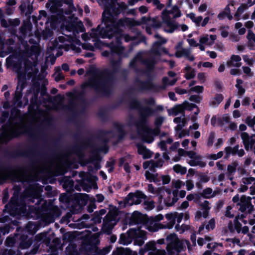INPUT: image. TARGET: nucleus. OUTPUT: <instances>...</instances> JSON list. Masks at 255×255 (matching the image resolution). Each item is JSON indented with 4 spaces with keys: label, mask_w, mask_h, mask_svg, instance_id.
Segmentation results:
<instances>
[{
    "label": "nucleus",
    "mask_w": 255,
    "mask_h": 255,
    "mask_svg": "<svg viewBox=\"0 0 255 255\" xmlns=\"http://www.w3.org/2000/svg\"><path fill=\"white\" fill-rule=\"evenodd\" d=\"M175 229L177 232L180 234H182L185 231H187L189 229V226L187 225H182L181 226L177 224L175 226Z\"/></svg>",
    "instance_id": "nucleus-38"
},
{
    "label": "nucleus",
    "mask_w": 255,
    "mask_h": 255,
    "mask_svg": "<svg viewBox=\"0 0 255 255\" xmlns=\"http://www.w3.org/2000/svg\"><path fill=\"white\" fill-rule=\"evenodd\" d=\"M155 37L158 39V41L153 44L154 53L155 55H160L163 53H166V50L159 46L160 44L165 43L167 40L161 37L159 34H155Z\"/></svg>",
    "instance_id": "nucleus-13"
},
{
    "label": "nucleus",
    "mask_w": 255,
    "mask_h": 255,
    "mask_svg": "<svg viewBox=\"0 0 255 255\" xmlns=\"http://www.w3.org/2000/svg\"><path fill=\"white\" fill-rule=\"evenodd\" d=\"M201 98L199 96L192 95L190 97L189 100L191 101H193L196 103H199L201 101Z\"/></svg>",
    "instance_id": "nucleus-64"
},
{
    "label": "nucleus",
    "mask_w": 255,
    "mask_h": 255,
    "mask_svg": "<svg viewBox=\"0 0 255 255\" xmlns=\"http://www.w3.org/2000/svg\"><path fill=\"white\" fill-rule=\"evenodd\" d=\"M243 70L245 74H246V76L249 77L253 76V73L252 72L250 68L246 66L243 67Z\"/></svg>",
    "instance_id": "nucleus-54"
},
{
    "label": "nucleus",
    "mask_w": 255,
    "mask_h": 255,
    "mask_svg": "<svg viewBox=\"0 0 255 255\" xmlns=\"http://www.w3.org/2000/svg\"><path fill=\"white\" fill-rule=\"evenodd\" d=\"M223 155L222 151L219 152L217 154H212L209 155V157L211 159L216 160L221 158Z\"/></svg>",
    "instance_id": "nucleus-59"
},
{
    "label": "nucleus",
    "mask_w": 255,
    "mask_h": 255,
    "mask_svg": "<svg viewBox=\"0 0 255 255\" xmlns=\"http://www.w3.org/2000/svg\"><path fill=\"white\" fill-rule=\"evenodd\" d=\"M145 250L148 252L149 255H167L164 250H157L155 248V244L153 242H150L146 244Z\"/></svg>",
    "instance_id": "nucleus-14"
},
{
    "label": "nucleus",
    "mask_w": 255,
    "mask_h": 255,
    "mask_svg": "<svg viewBox=\"0 0 255 255\" xmlns=\"http://www.w3.org/2000/svg\"><path fill=\"white\" fill-rule=\"evenodd\" d=\"M146 196L141 192L137 191L134 193H130L125 199V204L127 206H131L133 204H139Z\"/></svg>",
    "instance_id": "nucleus-10"
},
{
    "label": "nucleus",
    "mask_w": 255,
    "mask_h": 255,
    "mask_svg": "<svg viewBox=\"0 0 255 255\" xmlns=\"http://www.w3.org/2000/svg\"><path fill=\"white\" fill-rule=\"evenodd\" d=\"M188 163L192 166H199L201 167H203L206 165L205 162H203L202 160V157L198 155L194 158L190 159Z\"/></svg>",
    "instance_id": "nucleus-22"
},
{
    "label": "nucleus",
    "mask_w": 255,
    "mask_h": 255,
    "mask_svg": "<svg viewBox=\"0 0 255 255\" xmlns=\"http://www.w3.org/2000/svg\"><path fill=\"white\" fill-rule=\"evenodd\" d=\"M200 205L202 209L204 210L203 217L205 218H207L208 215V211L211 208L209 202L207 200H205L203 203H201Z\"/></svg>",
    "instance_id": "nucleus-28"
},
{
    "label": "nucleus",
    "mask_w": 255,
    "mask_h": 255,
    "mask_svg": "<svg viewBox=\"0 0 255 255\" xmlns=\"http://www.w3.org/2000/svg\"><path fill=\"white\" fill-rule=\"evenodd\" d=\"M66 253L68 255H77L78 253L75 245L72 244L69 245L66 248Z\"/></svg>",
    "instance_id": "nucleus-32"
},
{
    "label": "nucleus",
    "mask_w": 255,
    "mask_h": 255,
    "mask_svg": "<svg viewBox=\"0 0 255 255\" xmlns=\"http://www.w3.org/2000/svg\"><path fill=\"white\" fill-rule=\"evenodd\" d=\"M216 38L215 35H210L209 37L207 34L204 35L200 37L199 42L207 46H211L214 43Z\"/></svg>",
    "instance_id": "nucleus-15"
},
{
    "label": "nucleus",
    "mask_w": 255,
    "mask_h": 255,
    "mask_svg": "<svg viewBox=\"0 0 255 255\" xmlns=\"http://www.w3.org/2000/svg\"><path fill=\"white\" fill-rule=\"evenodd\" d=\"M54 76L56 81H59L63 78V76L62 75L61 72V69L59 68H56L55 69V72L54 74Z\"/></svg>",
    "instance_id": "nucleus-43"
},
{
    "label": "nucleus",
    "mask_w": 255,
    "mask_h": 255,
    "mask_svg": "<svg viewBox=\"0 0 255 255\" xmlns=\"http://www.w3.org/2000/svg\"><path fill=\"white\" fill-rule=\"evenodd\" d=\"M163 162L161 159H158L156 161L151 160L149 161L144 162L143 164V167L144 169L149 168L151 170H153L156 167H161L162 166Z\"/></svg>",
    "instance_id": "nucleus-16"
},
{
    "label": "nucleus",
    "mask_w": 255,
    "mask_h": 255,
    "mask_svg": "<svg viewBox=\"0 0 255 255\" xmlns=\"http://www.w3.org/2000/svg\"><path fill=\"white\" fill-rule=\"evenodd\" d=\"M174 171L177 173H179L181 175L185 174L187 172V168L185 167L182 166L180 164H176L173 166Z\"/></svg>",
    "instance_id": "nucleus-35"
},
{
    "label": "nucleus",
    "mask_w": 255,
    "mask_h": 255,
    "mask_svg": "<svg viewBox=\"0 0 255 255\" xmlns=\"http://www.w3.org/2000/svg\"><path fill=\"white\" fill-rule=\"evenodd\" d=\"M225 152L227 156L231 154H237L239 156H243L245 154V151L243 149H239L238 145H236L234 147H228L225 149Z\"/></svg>",
    "instance_id": "nucleus-18"
},
{
    "label": "nucleus",
    "mask_w": 255,
    "mask_h": 255,
    "mask_svg": "<svg viewBox=\"0 0 255 255\" xmlns=\"http://www.w3.org/2000/svg\"><path fill=\"white\" fill-rule=\"evenodd\" d=\"M137 152L144 159L150 158L152 155L151 151L142 145H137Z\"/></svg>",
    "instance_id": "nucleus-23"
},
{
    "label": "nucleus",
    "mask_w": 255,
    "mask_h": 255,
    "mask_svg": "<svg viewBox=\"0 0 255 255\" xmlns=\"http://www.w3.org/2000/svg\"><path fill=\"white\" fill-rule=\"evenodd\" d=\"M215 48L218 50L223 52L225 51V47L222 43H218L215 46Z\"/></svg>",
    "instance_id": "nucleus-61"
},
{
    "label": "nucleus",
    "mask_w": 255,
    "mask_h": 255,
    "mask_svg": "<svg viewBox=\"0 0 255 255\" xmlns=\"http://www.w3.org/2000/svg\"><path fill=\"white\" fill-rule=\"evenodd\" d=\"M131 220L135 223H137L140 220V213L137 211H134L131 216Z\"/></svg>",
    "instance_id": "nucleus-42"
},
{
    "label": "nucleus",
    "mask_w": 255,
    "mask_h": 255,
    "mask_svg": "<svg viewBox=\"0 0 255 255\" xmlns=\"http://www.w3.org/2000/svg\"><path fill=\"white\" fill-rule=\"evenodd\" d=\"M35 240L37 243L44 242L48 244L50 242V239L47 237V235L46 233H41L37 235L35 237Z\"/></svg>",
    "instance_id": "nucleus-29"
},
{
    "label": "nucleus",
    "mask_w": 255,
    "mask_h": 255,
    "mask_svg": "<svg viewBox=\"0 0 255 255\" xmlns=\"http://www.w3.org/2000/svg\"><path fill=\"white\" fill-rule=\"evenodd\" d=\"M215 227V220L214 219H211L206 225V229L208 230H213Z\"/></svg>",
    "instance_id": "nucleus-52"
},
{
    "label": "nucleus",
    "mask_w": 255,
    "mask_h": 255,
    "mask_svg": "<svg viewBox=\"0 0 255 255\" xmlns=\"http://www.w3.org/2000/svg\"><path fill=\"white\" fill-rule=\"evenodd\" d=\"M185 77L187 79H190L195 76V71L191 66L187 65L185 68Z\"/></svg>",
    "instance_id": "nucleus-27"
},
{
    "label": "nucleus",
    "mask_w": 255,
    "mask_h": 255,
    "mask_svg": "<svg viewBox=\"0 0 255 255\" xmlns=\"http://www.w3.org/2000/svg\"><path fill=\"white\" fill-rule=\"evenodd\" d=\"M255 182V178L253 177H248L244 178L242 179V183L244 184H246L247 186L249 184H251L253 182Z\"/></svg>",
    "instance_id": "nucleus-50"
},
{
    "label": "nucleus",
    "mask_w": 255,
    "mask_h": 255,
    "mask_svg": "<svg viewBox=\"0 0 255 255\" xmlns=\"http://www.w3.org/2000/svg\"><path fill=\"white\" fill-rule=\"evenodd\" d=\"M32 244L31 241L28 240L26 243H24V242L22 241L20 244V247L21 249H26L30 246Z\"/></svg>",
    "instance_id": "nucleus-58"
},
{
    "label": "nucleus",
    "mask_w": 255,
    "mask_h": 255,
    "mask_svg": "<svg viewBox=\"0 0 255 255\" xmlns=\"http://www.w3.org/2000/svg\"><path fill=\"white\" fill-rule=\"evenodd\" d=\"M183 152H185L186 155L188 156V157L190 158V159H192L193 158H194L196 156L198 155V154L194 151L185 152L183 149H180L179 150V153L180 155H182Z\"/></svg>",
    "instance_id": "nucleus-41"
},
{
    "label": "nucleus",
    "mask_w": 255,
    "mask_h": 255,
    "mask_svg": "<svg viewBox=\"0 0 255 255\" xmlns=\"http://www.w3.org/2000/svg\"><path fill=\"white\" fill-rule=\"evenodd\" d=\"M163 120L164 118L162 117H157L155 121L156 127L154 129L147 127L144 122H142L140 126H138V132L145 142L151 143L153 141L154 136L159 132V126L161 125Z\"/></svg>",
    "instance_id": "nucleus-3"
},
{
    "label": "nucleus",
    "mask_w": 255,
    "mask_h": 255,
    "mask_svg": "<svg viewBox=\"0 0 255 255\" xmlns=\"http://www.w3.org/2000/svg\"><path fill=\"white\" fill-rule=\"evenodd\" d=\"M4 134L5 135H10L11 136H16L17 134L15 133V129L13 127H10L8 129H4Z\"/></svg>",
    "instance_id": "nucleus-48"
},
{
    "label": "nucleus",
    "mask_w": 255,
    "mask_h": 255,
    "mask_svg": "<svg viewBox=\"0 0 255 255\" xmlns=\"http://www.w3.org/2000/svg\"><path fill=\"white\" fill-rule=\"evenodd\" d=\"M212 240V238L210 237H205L204 238H199L197 240L198 244L199 246H203L206 242L210 241Z\"/></svg>",
    "instance_id": "nucleus-47"
},
{
    "label": "nucleus",
    "mask_w": 255,
    "mask_h": 255,
    "mask_svg": "<svg viewBox=\"0 0 255 255\" xmlns=\"http://www.w3.org/2000/svg\"><path fill=\"white\" fill-rule=\"evenodd\" d=\"M216 195L215 191H213L211 188H207L205 189L202 192V195L205 198H211L214 197Z\"/></svg>",
    "instance_id": "nucleus-31"
},
{
    "label": "nucleus",
    "mask_w": 255,
    "mask_h": 255,
    "mask_svg": "<svg viewBox=\"0 0 255 255\" xmlns=\"http://www.w3.org/2000/svg\"><path fill=\"white\" fill-rule=\"evenodd\" d=\"M185 108L184 107L183 105H177L171 109L169 110V113L170 115L176 116L179 114L183 113Z\"/></svg>",
    "instance_id": "nucleus-26"
},
{
    "label": "nucleus",
    "mask_w": 255,
    "mask_h": 255,
    "mask_svg": "<svg viewBox=\"0 0 255 255\" xmlns=\"http://www.w3.org/2000/svg\"><path fill=\"white\" fill-rule=\"evenodd\" d=\"M228 29V26H224L220 28V30L221 31V35L223 37L225 38L229 35Z\"/></svg>",
    "instance_id": "nucleus-49"
},
{
    "label": "nucleus",
    "mask_w": 255,
    "mask_h": 255,
    "mask_svg": "<svg viewBox=\"0 0 255 255\" xmlns=\"http://www.w3.org/2000/svg\"><path fill=\"white\" fill-rule=\"evenodd\" d=\"M127 160V157L121 158L120 160L119 164H120V166H124V170H125V171L126 172L129 173L130 171V167L128 165V162H126Z\"/></svg>",
    "instance_id": "nucleus-36"
},
{
    "label": "nucleus",
    "mask_w": 255,
    "mask_h": 255,
    "mask_svg": "<svg viewBox=\"0 0 255 255\" xmlns=\"http://www.w3.org/2000/svg\"><path fill=\"white\" fill-rule=\"evenodd\" d=\"M5 210L13 216L16 215H26V207L24 203L17 201L16 197L14 196L11 199L10 202L5 206Z\"/></svg>",
    "instance_id": "nucleus-7"
},
{
    "label": "nucleus",
    "mask_w": 255,
    "mask_h": 255,
    "mask_svg": "<svg viewBox=\"0 0 255 255\" xmlns=\"http://www.w3.org/2000/svg\"><path fill=\"white\" fill-rule=\"evenodd\" d=\"M168 245L167 250L169 254L176 252L179 253L182 251L186 246L187 247L189 251L191 250L190 243L187 240H179L176 235L175 234H170L167 237Z\"/></svg>",
    "instance_id": "nucleus-5"
},
{
    "label": "nucleus",
    "mask_w": 255,
    "mask_h": 255,
    "mask_svg": "<svg viewBox=\"0 0 255 255\" xmlns=\"http://www.w3.org/2000/svg\"><path fill=\"white\" fill-rule=\"evenodd\" d=\"M163 81L165 85H173L176 83L177 79H173L171 80H169L168 78L165 77L163 79Z\"/></svg>",
    "instance_id": "nucleus-51"
},
{
    "label": "nucleus",
    "mask_w": 255,
    "mask_h": 255,
    "mask_svg": "<svg viewBox=\"0 0 255 255\" xmlns=\"http://www.w3.org/2000/svg\"><path fill=\"white\" fill-rule=\"evenodd\" d=\"M97 179V177L95 176H91L89 173L86 174L84 180L87 181L91 184V186L89 188H84V190L87 192H89L90 189L93 187L94 189H97L98 186L95 183V181Z\"/></svg>",
    "instance_id": "nucleus-20"
},
{
    "label": "nucleus",
    "mask_w": 255,
    "mask_h": 255,
    "mask_svg": "<svg viewBox=\"0 0 255 255\" xmlns=\"http://www.w3.org/2000/svg\"><path fill=\"white\" fill-rule=\"evenodd\" d=\"M182 45V42L178 44V46L176 48L175 55L178 58L184 57L190 61L194 60V57L191 54V49L189 48H184L180 47Z\"/></svg>",
    "instance_id": "nucleus-12"
},
{
    "label": "nucleus",
    "mask_w": 255,
    "mask_h": 255,
    "mask_svg": "<svg viewBox=\"0 0 255 255\" xmlns=\"http://www.w3.org/2000/svg\"><path fill=\"white\" fill-rule=\"evenodd\" d=\"M241 58L239 55H233L227 62L228 66L240 67L241 66Z\"/></svg>",
    "instance_id": "nucleus-19"
},
{
    "label": "nucleus",
    "mask_w": 255,
    "mask_h": 255,
    "mask_svg": "<svg viewBox=\"0 0 255 255\" xmlns=\"http://www.w3.org/2000/svg\"><path fill=\"white\" fill-rule=\"evenodd\" d=\"M251 198L249 197L243 196L241 197L238 205L240 206L239 210L243 213H251L253 210V206L251 203Z\"/></svg>",
    "instance_id": "nucleus-11"
},
{
    "label": "nucleus",
    "mask_w": 255,
    "mask_h": 255,
    "mask_svg": "<svg viewBox=\"0 0 255 255\" xmlns=\"http://www.w3.org/2000/svg\"><path fill=\"white\" fill-rule=\"evenodd\" d=\"M119 220L118 211L116 209L111 210L104 220L102 231L107 234H110Z\"/></svg>",
    "instance_id": "nucleus-8"
},
{
    "label": "nucleus",
    "mask_w": 255,
    "mask_h": 255,
    "mask_svg": "<svg viewBox=\"0 0 255 255\" xmlns=\"http://www.w3.org/2000/svg\"><path fill=\"white\" fill-rule=\"evenodd\" d=\"M148 190L151 193L156 194L160 199L162 198L163 194L164 193V190L162 187H159L155 189L152 184H149L148 185Z\"/></svg>",
    "instance_id": "nucleus-24"
},
{
    "label": "nucleus",
    "mask_w": 255,
    "mask_h": 255,
    "mask_svg": "<svg viewBox=\"0 0 255 255\" xmlns=\"http://www.w3.org/2000/svg\"><path fill=\"white\" fill-rule=\"evenodd\" d=\"M140 115L142 119V121L139 123L136 124L137 128L138 129V126H140V125L142 123V122H145L143 121V119L151 116L153 113V110L150 106H146L145 107H143L140 109Z\"/></svg>",
    "instance_id": "nucleus-17"
},
{
    "label": "nucleus",
    "mask_w": 255,
    "mask_h": 255,
    "mask_svg": "<svg viewBox=\"0 0 255 255\" xmlns=\"http://www.w3.org/2000/svg\"><path fill=\"white\" fill-rule=\"evenodd\" d=\"M172 184L173 186L176 188L177 190L180 189L182 187L185 185V182L180 180H176L174 181H172Z\"/></svg>",
    "instance_id": "nucleus-40"
},
{
    "label": "nucleus",
    "mask_w": 255,
    "mask_h": 255,
    "mask_svg": "<svg viewBox=\"0 0 255 255\" xmlns=\"http://www.w3.org/2000/svg\"><path fill=\"white\" fill-rule=\"evenodd\" d=\"M230 117L228 115H224L222 118H221L219 121L221 125H224L225 124L229 123L230 122Z\"/></svg>",
    "instance_id": "nucleus-55"
},
{
    "label": "nucleus",
    "mask_w": 255,
    "mask_h": 255,
    "mask_svg": "<svg viewBox=\"0 0 255 255\" xmlns=\"http://www.w3.org/2000/svg\"><path fill=\"white\" fill-rule=\"evenodd\" d=\"M109 46L112 52L117 53L119 55L123 53L124 48L120 43H118L116 45H114L113 44H111Z\"/></svg>",
    "instance_id": "nucleus-30"
},
{
    "label": "nucleus",
    "mask_w": 255,
    "mask_h": 255,
    "mask_svg": "<svg viewBox=\"0 0 255 255\" xmlns=\"http://www.w3.org/2000/svg\"><path fill=\"white\" fill-rule=\"evenodd\" d=\"M227 242H228L230 245L232 244L233 245H239L240 243V241L238 239L234 238V239H227Z\"/></svg>",
    "instance_id": "nucleus-60"
},
{
    "label": "nucleus",
    "mask_w": 255,
    "mask_h": 255,
    "mask_svg": "<svg viewBox=\"0 0 255 255\" xmlns=\"http://www.w3.org/2000/svg\"><path fill=\"white\" fill-rule=\"evenodd\" d=\"M174 122L178 124L177 128H182L185 126L186 124V121L184 116L175 118L174 119Z\"/></svg>",
    "instance_id": "nucleus-34"
},
{
    "label": "nucleus",
    "mask_w": 255,
    "mask_h": 255,
    "mask_svg": "<svg viewBox=\"0 0 255 255\" xmlns=\"http://www.w3.org/2000/svg\"><path fill=\"white\" fill-rule=\"evenodd\" d=\"M144 206L145 209L150 210L154 207V202L151 200H146L144 201Z\"/></svg>",
    "instance_id": "nucleus-44"
},
{
    "label": "nucleus",
    "mask_w": 255,
    "mask_h": 255,
    "mask_svg": "<svg viewBox=\"0 0 255 255\" xmlns=\"http://www.w3.org/2000/svg\"><path fill=\"white\" fill-rule=\"evenodd\" d=\"M176 215V212L167 214L165 215V218L167 221V223L163 224L159 223H153L150 226L148 227V230L151 232H155L160 229L172 228L175 223Z\"/></svg>",
    "instance_id": "nucleus-9"
},
{
    "label": "nucleus",
    "mask_w": 255,
    "mask_h": 255,
    "mask_svg": "<svg viewBox=\"0 0 255 255\" xmlns=\"http://www.w3.org/2000/svg\"><path fill=\"white\" fill-rule=\"evenodd\" d=\"M16 71L17 73L19 81L15 92L14 99L15 102H18L21 97V92L24 88V83L22 81H21L20 79L24 78L26 74H27V76L29 77L35 75L37 73L38 70L36 67L35 64H32L31 62L27 61L25 63V68L23 71H21L20 69H17Z\"/></svg>",
    "instance_id": "nucleus-2"
},
{
    "label": "nucleus",
    "mask_w": 255,
    "mask_h": 255,
    "mask_svg": "<svg viewBox=\"0 0 255 255\" xmlns=\"http://www.w3.org/2000/svg\"><path fill=\"white\" fill-rule=\"evenodd\" d=\"M163 184H168L170 181V178L168 175H163L161 176Z\"/></svg>",
    "instance_id": "nucleus-62"
},
{
    "label": "nucleus",
    "mask_w": 255,
    "mask_h": 255,
    "mask_svg": "<svg viewBox=\"0 0 255 255\" xmlns=\"http://www.w3.org/2000/svg\"><path fill=\"white\" fill-rule=\"evenodd\" d=\"M189 45L192 47H197L198 45L197 41L193 38H188L187 39Z\"/></svg>",
    "instance_id": "nucleus-63"
},
{
    "label": "nucleus",
    "mask_w": 255,
    "mask_h": 255,
    "mask_svg": "<svg viewBox=\"0 0 255 255\" xmlns=\"http://www.w3.org/2000/svg\"><path fill=\"white\" fill-rule=\"evenodd\" d=\"M210 178L206 174H200L198 176V180L199 182L196 183V186L197 187H199L200 185V183H206L209 181Z\"/></svg>",
    "instance_id": "nucleus-37"
},
{
    "label": "nucleus",
    "mask_w": 255,
    "mask_h": 255,
    "mask_svg": "<svg viewBox=\"0 0 255 255\" xmlns=\"http://www.w3.org/2000/svg\"><path fill=\"white\" fill-rule=\"evenodd\" d=\"M100 5L104 6L103 22L96 29H93L90 33L92 38H108L120 34L121 27L124 26H135L140 24V22L132 18H126L117 21V14L121 10L126 9L127 6L124 2L118 3L119 8H116V4L112 0H98Z\"/></svg>",
    "instance_id": "nucleus-1"
},
{
    "label": "nucleus",
    "mask_w": 255,
    "mask_h": 255,
    "mask_svg": "<svg viewBox=\"0 0 255 255\" xmlns=\"http://www.w3.org/2000/svg\"><path fill=\"white\" fill-rule=\"evenodd\" d=\"M101 81V77L98 75H95L93 79L89 80V81L88 82L84 83L82 86L83 88H85L87 86H91L92 87L96 88L99 85Z\"/></svg>",
    "instance_id": "nucleus-21"
},
{
    "label": "nucleus",
    "mask_w": 255,
    "mask_h": 255,
    "mask_svg": "<svg viewBox=\"0 0 255 255\" xmlns=\"http://www.w3.org/2000/svg\"><path fill=\"white\" fill-rule=\"evenodd\" d=\"M247 37L249 40V46H250V44L251 41H253L254 42H255V34L253 33V32L252 30H248Z\"/></svg>",
    "instance_id": "nucleus-46"
},
{
    "label": "nucleus",
    "mask_w": 255,
    "mask_h": 255,
    "mask_svg": "<svg viewBox=\"0 0 255 255\" xmlns=\"http://www.w3.org/2000/svg\"><path fill=\"white\" fill-rule=\"evenodd\" d=\"M246 123L247 124L251 127H253L255 125V116L253 118L251 117H248L246 120Z\"/></svg>",
    "instance_id": "nucleus-53"
},
{
    "label": "nucleus",
    "mask_w": 255,
    "mask_h": 255,
    "mask_svg": "<svg viewBox=\"0 0 255 255\" xmlns=\"http://www.w3.org/2000/svg\"><path fill=\"white\" fill-rule=\"evenodd\" d=\"M188 17H189L194 23H196L197 26H200V23L202 20V16H196L193 13H190L187 15Z\"/></svg>",
    "instance_id": "nucleus-33"
},
{
    "label": "nucleus",
    "mask_w": 255,
    "mask_h": 255,
    "mask_svg": "<svg viewBox=\"0 0 255 255\" xmlns=\"http://www.w3.org/2000/svg\"><path fill=\"white\" fill-rule=\"evenodd\" d=\"M172 14L173 17H179L181 16V12L177 6H174L170 10H164L162 13V20L166 24L164 28L165 32L172 33L177 28V24L170 19L169 14Z\"/></svg>",
    "instance_id": "nucleus-6"
},
{
    "label": "nucleus",
    "mask_w": 255,
    "mask_h": 255,
    "mask_svg": "<svg viewBox=\"0 0 255 255\" xmlns=\"http://www.w3.org/2000/svg\"><path fill=\"white\" fill-rule=\"evenodd\" d=\"M185 185H186V189L188 191L192 190L194 187L193 182L191 180H187L185 183Z\"/></svg>",
    "instance_id": "nucleus-56"
},
{
    "label": "nucleus",
    "mask_w": 255,
    "mask_h": 255,
    "mask_svg": "<svg viewBox=\"0 0 255 255\" xmlns=\"http://www.w3.org/2000/svg\"><path fill=\"white\" fill-rule=\"evenodd\" d=\"M203 87L201 86H196L191 88V91L197 93H201L203 91Z\"/></svg>",
    "instance_id": "nucleus-57"
},
{
    "label": "nucleus",
    "mask_w": 255,
    "mask_h": 255,
    "mask_svg": "<svg viewBox=\"0 0 255 255\" xmlns=\"http://www.w3.org/2000/svg\"><path fill=\"white\" fill-rule=\"evenodd\" d=\"M145 232L140 229H131L128 232V235L122 234L119 242L124 245H128L131 242V239L135 240V244L141 246L146 240Z\"/></svg>",
    "instance_id": "nucleus-4"
},
{
    "label": "nucleus",
    "mask_w": 255,
    "mask_h": 255,
    "mask_svg": "<svg viewBox=\"0 0 255 255\" xmlns=\"http://www.w3.org/2000/svg\"><path fill=\"white\" fill-rule=\"evenodd\" d=\"M223 100V97L221 94H217L215 97L211 99L210 105L213 107H217Z\"/></svg>",
    "instance_id": "nucleus-25"
},
{
    "label": "nucleus",
    "mask_w": 255,
    "mask_h": 255,
    "mask_svg": "<svg viewBox=\"0 0 255 255\" xmlns=\"http://www.w3.org/2000/svg\"><path fill=\"white\" fill-rule=\"evenodd\" d=\"M2 255H20L19 251H14L11 249H6L3 253Z\"/></svg>",
    "instance_id": "nucleus-45"
},
{
    "label": "nucleus",
    "mask_w": 255,
    "mask_h": 255,
    "mask_svg": "<svg viewBox=\"0 0 255 255\" xmlns=\"http://www.w3.org/2000/svg\"><path fill=\"white\" fill-rule=\"evenodd\" d=\"M17 238V236H14L13 237H8L5 241V245L8 247H12L15 242H16V239Z\"/></svg>",
    "instance_id": "nucleus-39"
}]
</instances>
